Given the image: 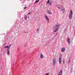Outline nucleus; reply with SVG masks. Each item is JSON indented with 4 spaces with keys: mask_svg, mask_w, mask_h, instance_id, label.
I'll return each mask as SVG.
<instances>
[{
    "mask_svg": "<svg viewBox=\"0 0 75 75\" xmlns=\"http://www.w3.org/2000/svg\"><path fill=\"white\" fill-rule=\"evenodd\" d=\"M57 63L56 59L54 58L52 60V65L53 66H55L56 65Z\"/></svg>",
    "mask_w": 75,
    "mask_h": 75,
    "instance_id": "3",
    "label": "nucleus"
},
{
    "mask_svg": "<svg viewBox=\"0 0 75 75\" xmlns=\"http://www.w3.org/2000/svg\"><path fill=\"white\" fill-rule=\"evenodd\" d=\"M62 71L60 70L58 75H62Z\"/></svg>",
    "mask_w": 75,
    "mask_h": 75,
    "instance_id": "6",
    "label": "nucleus"
},
{
    "mask_svg": "<svg viewBox=\"0 0 75 75\" xmlns=\"http://www.w3.org/2000/svg\"><path fill=\"white\" fill-rule=\"evenodd\" d=\"M8 48V49H7V50H8L9 48H10V47H8V46H5V48Z\"/></svg>",
    "mask_w": 75,
    "mask_h": 75,
    "instance_id": "12",
    "label": "nucleus"
},
{
    "mask_svg": "<svg viewBox=\"0 0 75 75\" xmlns=\"http://www.w3.org/2000/svg\"><path fill=\"white\" fill-rule=\"evenodd\" d=\"M40 58L41 59L44 58V56H43V54H41L40 55Z\"/></svg>",
    "mask_w": 75,
    "mask_h": 75,
    "instance_id": "10",
    "label": "nucleus"
},
{
    "mask_svg": "<svg viewBox=\"0 0 75 75\" xmlns=\"http://www.w3.org/2000/svg\"><path fill=\"white\" fill-rule=\"evenodd\" d=\"M27 8V7H24V9H26Z\"/></svg>",
    "mask_w": 75,
    "mask_h": 75,
    "instance_id": "22",
    "label": "nucleus"
},
{
    "mask_svg": "<svg viewBox=\"0 0 75 75\" xmlns=\"http://www.w3.org/2000/svg\"><path fill=\"white\" fill-rule=\"evenodd\" d=\"M65 49L64 47H62V52H65Z\"/></svg>",
    "mask_w": 75,
    "mask_h": 75,
    "instance_id": "7",
    "label": "nucleus"
},
{
    "mask_svg": "<svg viewBox=\"0 0 75 75\" xmlns=\"http://www.w3.org/2000/svg\"><path fill=\"white\" fill-rule=\"evenodd\" d=\"M62 62H63V63H64V64H65V60H62Z\"/></svg>",
    "mask_w": 75,
    "mask_h": 75,
    "instance_id": "21",
    "label": "nucleus"
},
{
    "mask_svg": "<svg viewBox=\"0 0 75 75\" xmlns=\"http://www.w3.org/2000/svg\"><path fill=\"white\" fill-rule=\"evenodd\" d=\"M31 12H30L29 13H28V15H30V14H31Z\"/></svg>",
    "mask_w": 75,
    "mask_h": 75,
    "instance_id": "20",
    "label": "nucleus"
},
{
    "mask_svg": "<svg viewBox=\"0 0 75 75\" xmlns=\"http://www.w3.org/2000/svg\"><path fill=\"white\" fill-rule=\"evenodd\" d=\"M59 64H61L62 63V60H61V58H59Z\"/></svg>",
    "mask_w": 75,
    "mask_h": 75,
    "instance_id": "5",
    "label": "nucleus"
},
{
    "mask_svg": "<svg viewBox=\"0 0 75 75\" xmlns=\"http://www.w3.org/2000/svg\"><path fill=\"white\" fill-rule=\"evenodd\" d=\"M24 18L25 20H27V16L26 15H25L24 17Z\"/></svg>",
    "mask_w": 75,
    "mask_h": 75,
    "instance_id": "16",
    "label": "nucleus"
},
{
    "mask_svg": "<svg viewBox=\"0 0 75 75\" xmlns=\"http://www.w3.org/2000/svg\"><path fill=\"white\" fill-rule=\"evenodd\" d=\"M69 62H70V61H69Z\"/></svg>",
    "mask_w": 75,
    "mask_h": 75,
    "instance_id": "29",
    "label": "nucleus"
},
{
    "mask_svg": "<svg viewBox=\"0 0 75 75\" xmlns=\"http://www.w3.org/2000/svg\"><path fill=\"white\" fill-rule=\"evenodd\" d=\"M25 57V56H23V57Z\"/></svg>",
    "mask_w": 75,
    "mask_h": 75,
    "instance_id": "26",
    "label": "nucleus"
},
{
    "mask_svg": "<svg viewBox=\"0 0 75 75\" xmlns=\"http://www.w3.org/2000/svg\"><path fill=\"white\" fill-rule=\"evenodd\" d=\"M49 74H50V73H46L45 74V75H49Z\"/></svg>",
    "mask_w": 75,
    "mask_h": 75,
    "instance_id": "19",
    "label": "nucleus"
},
{
    "mask_svg": "<svg viewBox=\"0 0 75 75\" xmlns=\"http://www.w3.org/2000/svg\"><path fill=\"white\" fill-rule=\"evenodd\" d=\"M24 33H28V32H24Z\"/></svg>",
    "mask_w": 75,
    "mask_h": 75,
    "instance_id": "23",
    "label": "nucleus"
},
{
    "mask_svg": "<svg viewBox=\"0 0 75 75\" xmlns=\"http://www.w3.org/2000/svg\"><path fill=\"white\" fill-rule=\"evenodd\" d=\"M50 0H48L47 2V4H49V3H50Z\"/></svg>",
    "mask_w": 75,
    "mask_h": 75,
    "instance_id": "15",
    "label": "nucleus"
},
{
    "mask_svg": "<svg viewBox=\"0 0 75 75\" xmlns=\"http://www.w3.org/2000/svg\"><path fill=\"white\" fill-rule=\"evenodd\" d=\"M61 10L62 11L63 13H64V11H65V9H62Z\"/></svg>",
    "mask_w": 75,
    "mask_h": 75,
    "instance_id": "14",
    "label": "nucleus"
},
{
    "mask_svg": "<svg viewBox=\"0 0 75 75\" xmlns=\"http://www.w3.org/2000/svg\"><path fill=\"white\" fill-rule=\"evenodd\" d=\"M10 46H11V45H10V46H9V47H10Z\"/></svg>",
    "mask_w": 75,
    "mask_h": 75,
    "instance_id": "25",
    "label": "nucleus"
},
{
    "mask_svg": "<svg viewBox=\"0 0 75 75\" xmlns=\"http://www.w3.org/2000/svg\"><path fill=\"white\" fill-rule=\"evenodd\" d=\"M69 18L70 20H71L72 18V10H71L70 12V13L69 16Z\"/></svg>",
    "mask_w": 75,
    "mask_h": 75,
    "instance_id": "2",
    "label": "nucleus"
},
{
    "mask_svg": "<svg viewBox=\"0 0 75 75\" xmlns=\"http://www.w3.org/2000/svg\"><path fill=\"white\" fill-rule=\"evenodd\" d=\"M37 33H38V31H39V28H38L37 29Z\"/></svg>",
    "mask_w": 75,
    "mask_h": 75,
    "instance_id": "17",
    "label": "nucleus"
},
{
    "mask_svg": "<svg viewBox=\"0 0 75 75\" xmlns=\"http://www.w3.org/2000/svg\"><path fill=\"white\" fill-rule=\"evenodd\" d=\"M45 18L47 22H48V23L50 21L49 20V18H48V16H45Z\"/></svg>",
    "mask_w": 75,
    "mask_h": 75,
    "instance_id": "4",
    "label": "nucleus"
},
{
    "mask_svg": "<svg viewBox=\"0 0 75 75\" xmlns=\"http://www.w3.org/2000/svg\"><path fill=\"white\" fill-rule=\"evenodd\" d=\"M58 8H59V7H58Z\"/></svg>",
    "mask_w": 75,
    "mask_h": 75,
    "instance_id": "27",
    "label": "nucleus"
},
{
    "mask_svg": "<svg viewBox=\"0 0 75 75\" xmlns=\"http://www.w3.org/2000/svg\"><path fill=\"white\" fill-rule=\"evenodd\" d=\"M65 31H67V29H65Z\"/></svg>",
    "mask_w": 75,
    "mask_h": 75,
    "instance_id": "24",
    "label": "nucleus"
},
{
    "mask_svg": "<svg viewBox=\"0 0 75 75\" xmlns=\"http://www.w3.org/2000/svg\"><path fill=\"white\" fill-rule=\"evenodd\" d=\"M40 0H36L35 2V3H37L39 2Z\"/></svg>",
    "mask_w": 75,
    "mask_h": 75,
    "instance_id": "13",
    "label": "nucleus"
},
{
    "mask_svg": "<svg viewBox=\"0 0 75 75\" xmlns=\"http://www.w3.org/2000/svg\"><path fill=\"white\" fill-rule=\"evenodd\" d=\"M59 26H60V25L59 24H56L55 25V26L53 28L54 32H56V31H58V27H59Z\"/></svg>",
    "mask_w": 75,
    "mask_h": 75,
    "instance_id": "1",
    "label": "nucleus"
},
{
    "mask_svg": "<svg viewBox=\"0 0 75 75\" xmlns=\"http://www.w3.org/2000/svg\"><path fill=\"white\" fill-rule=\"evenodd\" d=\"M47 12L49 14H51V12L49 10H47Z\"/></svg>",
    "mask_w": 75,
    "mask_h": 75,
    "instance_id": "11",
    "label": "nucleus"
},
{
    "mask_svg": "<svg viewBox=\"0 0 75 75\" xmlns=\"http://www.w3.org/2000/svg\"><path fill=\"white\" fill-rule=\"evenodd\" d=\"M67 42L69 44H71V42L70 41V39L68 38L67 39Z\"/></svg>",
    "mask_w": 75,
    "mask_h": 75,
    "instance_id": "8",
    "label": "nucleus"
},
{
    "mask_svg": "<svg viewBox=\"0 0 75 75\" xmlns=\"http://www.w3.org/2000/svg\"><path fill=\"white\" fill-rule=\"evenodd\" d=\"M52 4V2H50V3H49L50 6H51V5Z\"/></svg>",
    "mask_w": 75,
    "mask_h": 75,
    "instance_id": "18",
    "label": "nucleus"
},
{
    "mask_svg": "<svg viewBox=\"0 0 75 75\" xmlns=\"http://www.w3.org/2000/svg\"><path fill=\"white\" fill-rule=\"evenodd\" d=\"M7 53L8 55H10V51L8 49H7Z\"/></svg>",
    "mask_w": 75,
    "mask_h": 75,
    "instance_id": "9",
    "label": "nucleus"
},
{
    "mask_svg": "<svg viewBox=\"0 0 75 75\" xmlns=\"http://www.w3.org/2000/svg\"><path fill=\"white\" fill-rule=\"evenodd\" d=\"M60 55H61L62 54H60Z\"/></svg>",
    "mask_w": 75,
    "mask_h": 75,
    "instance_id": "28",
    "label": "nucleus"
}]
</instances>
